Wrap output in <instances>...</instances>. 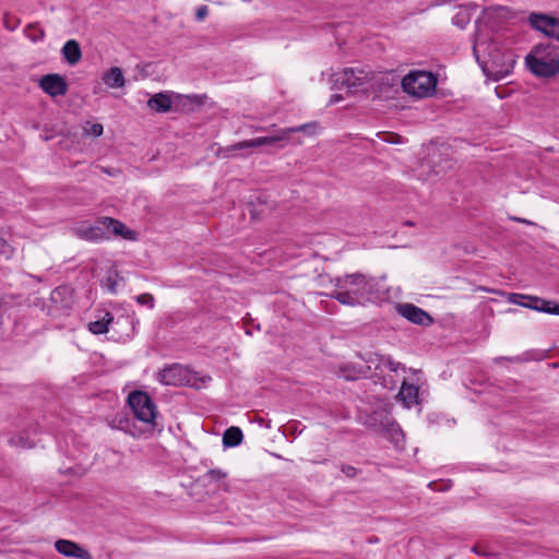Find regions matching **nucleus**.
I'll return each mask as SVG.
<instances>
[{
  "mask_svg": "<svg viewBox=\"0 0 559 559\" xmlns=\"http://www.w3.org/2000/svg\"><path fill=\"white\" fill-rule=\"evenodd\" d=\"M473 52L484 74L493 81L508 76L515 64L516 55L498 37L485 41L476 34Z\"/></svg>",
  "mask_w": 559,
  "mask_h": 559,
  "instance_id": "f257e3e1",
  "label": "nucleus"
},
{
  "mask_svg": "<svg viewBox=\"0 0 559 559\" xmlns=\"http://www.w3.org/2000/svg\"><path fill=\"white\" fill-rule=\"evenodd\" d=\"M357 419L362 426L374 430L395 445L404 441L402 428L391 416L389 405L382 400H378L370 407L360 408Z\"/></svg>",
  "mask_w": 559,
  "mask_h": 559,
  "instance_id": "f03ea898",
  "label": "nucleus"
},
{
  "mask_svg": "<svg viewBox=\"0 0 559 559\" xmlns=\"http://www.w3.org/2000/svg\"><path fill=\"white\" fill-rule=\"evenodd\" d=\"M530 71L538 78H552L559 74V47L542 43L533 47L525 58Z\"/></svg>",
  "mask_w": 559,
  "mask_h": 559,
  "instance_id": "7ed1b4c3",
  "label": "nucleus"
},
{
  "mask_svg": "<svg viewBox=\"0 0 559 559\" xmlns=\"http://www.w3.org/2000/svg\"><path fill=\"white\" fill-rule=\"evenodd\" d=\"M371 71L364 68H345L331 76L333 88H346L348 93L361 92L367 94L368 82Z\"/></svg>",
  "mask_w": 559,
  "mask_h": 559,
  "instance_id": "20e7f679",
  "label": "nucleus"
},
{
  "mask_svg": "<svg viewBox=\"0 0 559 559\" xmlns=\"http://www.w3.org/2000/svg\"><path fill=\"white\" fill-rule=\"evenodd\" d=\"M405 93L417 98L432 95L437 86V78L427 71H412L401 81Z\"/></svg>",
  "mask_w": 559,
  "mask_h": 559,
  "instance_id": "39448f33",
  "label": "nucleus"
},
{
  "mask_svg": "<svg viewBox=\"0 0 559 559\" xmlns=\"http://www.w3.org/2000/svg\"><path fill=\"white\" fill-rule=\"evenodd\" d=\"M314 127H316V124L305 123V124H301L298 127L285 128V129L280 130L276 134H273V135L261 136V138H255L252 140L238 142L236 144H233V145L226 147V151L231 153V152H236V151H240V150L257 148V147H261L263 145H272L275 143L287 142L289 139V135L292 133L308 132L309 129H312Z\"/></svg>",
  "mask_w": 559,
  "mask_h": 559,
  "instance_id": "423d86ee",
  "label": "nucleus"
},
{
  "mask_svg": "<svg viewBox=\"0 0 559 559\" xmlns=\"http://www.w3.org/2000/svg\"><path fill=\"white\" fill-rule=\"evenodd\" d=\"M197 374L180 364H173L158 372V381L164 385L198 388Z\"/></svg>",
  "mask_w": 559,
  "mask_h": 559,
  "instance_id": "0eeeda50",
  "label": "nucleus"
},
{
  "mask_svg": "<svg viewBox=\"0 0 559 559\" xmlns=\"http://www.w3.org/2000/svg\"><path fill=\"white\" fill-rule=\"evenodd\" d=\"M128 402L134 416L139 420L146 424H154L157 411L153 400L146 392H131L128 396Z\"/></svg>",
  "mask_w": 559,
  "mask_h": 559,
  "instance_id": "6e6552de",
  "label": "nucleus"
},
{
  "mask_svg": "<svg viewBox=\"0 0 559 559\" xmlns=\"http://www.w3.org/2000/svg\"><path fill=\"white\" fill-rule=\"evenodd\" d=\"M532 28L559 41V19L545 13L533 12L528 16Z\"/></svg>",
  "mask_w": 559,
  "mask_h": 559,
  "instance_id": "1a4fd4ad",
  "label": "nucleus"
},
{
  "mask_svg": "<svg viewBox=\"0 0 559 559\" xmlns=\"http://www.w3.org/2000/svg\"><path fill=\"white\" fill-rule=\"evenodd\" d=\"M123 321L131 325V332H134V323H139L138 319L130 318V317H121L120 319H117V321L114 320V317L108 311H102L98 314V319L95 321H92L87 324L88 331L95 335L105 334L109 331V326L111 324H120V322Z\"/></svg>",
  "mask_w": 559,
  "mask_h": 559,
  "instance_id": "9d476101",
  "label": "nucleus"
},
{
  "mask_svg": "<svg viewBox=\"0 0 559 559\" xmlns=\"http://www.w3.org/2000/svg\"><path fill=\"white\" fill-rule=\"evenodd\" d=\"M71 233L85 241L93 242L109 239L108 233L104 227H102V224L99 223V217L95 221L94 224L82 222L81 224L72 227Z\"/></svg>",
  "mask_w": 559,
  "mask_h": 559,
  "instance_id": "9b49d317",
  "label": "nucleus"
},
{
  "mask_svg": "<svg viewBox=\"0 0 559 559\" xmlns=\"http://www.w3.org/2000/svg\"><path fill=\"white\" fill-rule=\"evenodd\" d=\"M369 80L366 95H374L376 97L389 96L397 85L394 78L382 73L371 72Z\"/></svg>",
  "mask_w": 559,
  "mask_h": 559,
  "instance_id": "f8f14e48",
  "label": "nucleus"
},
{
  "mask_svg": "<svg viewBox=\"0 0 559 559\" xmlns=\"http://www.w3.org/2000/svg\"><path fill=\"white\" fill-rule=\"evenodd\" d=\"M99 223L108 233L109 237H121L126 240L134 241L138 239V233L127 227L122 222L109 216H100Z\"/></svg>",
  "mask_w": 559,
  "mask_h": 559,
  "instance_id": "ddd939ff",
  "label": "nucleus"
},
{
  "mask_svg": "<svg viewBox=\"0 0 559 559\" xmlns=\"http://www.w3.org/2000/svg\"><path fill=\"white\" fill-rule=\"evenodd\" d=\"M365 360L368 364V368L371 369L373 367L376 372H382L383 368H386L394 373H397L400 370L405 372L406 370L405 365L393 360L391 356L372 353L369 354Z\"/></svg>",
  "mask_w": 559,
  "mask_h": 559,
  "instance_id": "4468645a",
  "label": "nucleus"
},
{
  "mask_svg": "<svg viewBox=\"0 0 559 559\" xmlns=\"http://www.w3.org/2000/svg\"><path fill=\"white\" fill-rule=\"evenodd\" d=\"M40 88L51 97L63 96L68 92L66 80L59 74H46L39 81Z\"/></svg>",
  "mask_w": 559,
  "mask_h": 559,
  "instance_id": "2eb2a0df",
  "label": "nucleus"
},
{
  "mask_svg": "<svg viewBox=\"0 0 559 559\" xmlns=\"http://www.w3.org/2000/svg\"><path fill=\"white\" fill-rule=\"evenodd\" d=\"M50 300L56 308L68 311L75 302L74 290L69 284L64 283L51 292Z\"/></svg>",
  "mask_w": 559,
  "mask_h": 559,
  "instance_id": "dca6fc26",
  "label": "nucleus"
},
{
  "mask_svg": "<svg viewBox=\"0 0 559 559\" xmlns=\"http://www.w3.org/2000/svg\"><path fill=\"white\" fill-rule=\"evenodd\" d=\"M396 310L399 314L415 324L428 325L432 322V318L425 310L413 304H399Z\"/></svg>",
  "mask_w": 559,
  "mask_h": 559,
  "instance_id": "f3484780",
  "label": "nucleus"
},
{
  "mask_svg": "<svg viewBox=\"0 0 559 559\" xmlns=\"http://www.w3.org/2000/svg\"><path fill=\"white\" fill-rule=\"evenodd\" d=\"M509 300L514 305H519L544 313L547 312V307L549 305V300L539 298L537 296L523 294H510Z\"/></svg>",
  "mask_w": 559,
  "mask_h": 559,
  "instance_id": "a211bd4d",
  "label": "nucleus"
},
{
  "mask_svg": "<svg viewBox=\"0 0 559 559\" xmlns=\"http://www.w3.org/2000/svg\"><path fill=\"white\" fill-rule=\"evenodd\" d=\"M56 550L69 558L92 559L91 554L83 549L78 543L69 539H58L55 543Z\"/></svg>",
  "mask_w": 559,
  "mask_h": 559,
  "instance_id": "6ab92c4d",
  "label": "nucleus"
},
{
  "mask_svg": "<svg viewBox=\"0 0 559 559\" xmlns=\"http://www.w3.org/2000/svg\"><path fill=\"white\" fill-rule=\"evenodd\" d=\"M92 276L97 280H116L118 271L111 260L96 261L92 266Z\"/></svg>",
  "mask_w": 559,
  "mask_h": 559,
  "instance_id": "aec40b11",
  "label": "nucleus"
},
{
  "mask_svg": "<svg viewBox=\"0 0 559 559\" xmlns=\"http://www.w3.org/2000/svg\"><path fill=\"white\" fill-rule=\"evenodd\" d=\"M61 53L70 66L76 64L82 58L80 44L74 39H70L63 45Z\"/></svg>",
  "mask_w": 559,
  "mask_h": 559,
  "instance_id": "412c9836",
  "label": "nucleus"
},
{
  "mask_svg": "<svg viewBox=\"0 0 559 559\" xmlns=\"http://www.w3.org/2000/svg\"><path fill=\"white\" fill-rule=\"evenodd\" d=\"M418 386L407 383L406 380L402 382L401 390L399 392V396L401 401L409 408L416 404H418Z\"/></svg>",
  "mask_w": 559,
  "mask_h": 559,
  "instance_id": "4be33fe9",
  "label": "nucleus"
},
{
  "mask_svg": "<svg viewBox=\"0 0 559 559\" xmlns=\"http://www.w3.org/2000/svg\"><path fill=\"white\" fill-rule=\"evenodd\" d=\"M103 82L110 88H120L126 84L122 70L119 67H112L103 74Z\"/></svg>",
  "mask_w": 559,
  "mask_h": 559,
  "instance_id": "5701e85b",
  "label": "nucleus"
},
{
  "mask_svg": "<svg viewBox=\"0 0 559 559\" xmlns=\"http://www.w3.org/2000/svg\"><path fill=\"white\" fill-rule=\"evenodd\" d=\"M147 106L157 112H167L171 108L170 96L164 92L157 93L148 99Z\"/></svg>",
  "mask_w": 559,
  "mask_h": 559,
  "instance_id": "b1692460",
  "label": "nucleus"
},
{
  "mask_svg": "<svg viewBox=\"0 0 559 559\" xmlns=\"http://www.w3.org/2000/svg\"><path fill=\"white\" fill-rule=\"evenodd\" d=\"M243 435L239 427L231 426L225 430L223 435V445L225 448H234L242 442Z\"/></svg>",
  "mask_w": 559,
  "mask_h": 559,
  "instance_id": "393cba45",
  "label": "nucleus"
},
{
  "mask_svg": "<svg viewBox=\"0 0 559 559\" xmlns=\"http://www.w3.org/2000/svg\"><path fill=\"white\" fill-rule=\"evenodd\" d=\"M330 296L343 305L354 306L359 304V296L356 292L335 289Z\"/></svg>",
  "mask_w": 559,
  "mask_h": 559,
  "instance_id": "a878e982",
  "label": "nucleus"
},
{
  "mask_svg": "<svg viewBox=\"0 0 559 559\" xmlns=\"http://www.w3.org/2000/svg\"><path fill=\"white\" fill-rule=\"evenodd\" d=\"M11 447L21 449H31L35 447V441L31 440L24 432L13 435L8 440Z\"/></svg>",
  "mask_w": 559,
  "mask_h": 559,
  "instance_id": "bb28decb",
  "label": "nucleus"
},
{
  "mask_svg": "<svg viewBox=\"0 0 559 559\" xmlns=\"http://www.w3.org/2000/svg\"><path fill=\"white\" fill-rule=\"evenodd\" d=\"M471 21V13L466 9H461L454 16L453 23L460 27L464 28Z\"/></svg>",
  "mask_w": 559,
  "mask_h": 559,
  "instance_id": "cd10ccee",
  "label": "nucleus"
},
{
  "mask_svg": "<svg viewBox=\"0 0 559 559\" xmlns=\"http://www.w3.org/2000/svg\"><path fill=\"white\" fill-rule=\"evenodd\" d=\"M25 32H26L27 37L32 41H38L45 37L44 29L38 27L37 24H29Z\"/></svg>",
  "mask_w": 559,
  "mask_h": 559,
  "instance_id": "c85d7f7f",
  "label": "nucleus"
},
{
  "mask_svg": "<svg viewBox=\"0 0 559 559\" xmlns=\"http://www.w3.org/2000/svg\"><path fill=\"white\" fill-rule=\"evenodd\" d=\"M227 474L221 468H213L206 472L204 477L210 481H219L226 478Z\"/></svg>",
  "mask_w": 559,
  "mask_h": 559,
  "instance_id": "c756f323",
  "label": "nucleus"
},
{
  "mask_svg": "<svg viewBox=\"0 0 559 559\" xmlns=\"http://www.w3.org/2000/svg\"><path fill=\"white\" fill-rule=\"evenodd\" d=\"M378 135L381 136L382 140L386 143H391V144L404 143L403 136L400 134H396V133L385 132V133H378Z\"/></svg>",
  "mask_w": 559,
  "mask_h": 559,
  "instance_id": "7c9ffc66",
  "label": "nucleus"
},
{
  "mask_svg": "<svg viewBox=\"0 0 559 559\" xmlns=\"http://www.w3.org/2000/svg\"><path fill=\"white\" fill-rule=\"evenodd\" d=\"M136 301L141 306H145L148 309L154 308V297L151 294H141L135 297Z\"/></svg>",
  "mask_w": 559,
  "mask_h": 559,
  "instance_id": "2f4dec72",
  "label": "nucleus"
},
{
  "mask_svg": "<svg viewBox=\"0 0 559 559\" xmlns=\"http://www.w3.org/2000/svg\"><path fill=\"white\" fill-rule=\"evenodd\" d=\"M13 247L0 236V254L11 255L13 253Z\"/></svg>",
  "mask_w": 559,
  "mask_h": 559,
  "instance_id": "473e14b6",
  "label": "nucleus"
},
{
  "mask_svg": "<svg viewBox=\"0 0 559 559\" xmlns=\"http://www.w3.org/2000/svg\"><path fill=\"white\" fill-rule=\"evenodd\" d=\"M341 471L342 473L346 476V477H349V478H353L357 475L358 473V469L352 465H346V464H343L341 466Z\"/></svg>",
  "mask_w": 559,
  "mask_h": 559,
  "instance_id": "72a5a7b5",
  "label": "nucleus"
},
{
  "mask_svg": "<svg viewBox=\"0 0 559 559\" xmlns=\"http://www.w3.org/2000/svg\"><path fill=\"white\" fill-rule=\"evenodd\" d=\"M103 126L100 123H94L91 126L90 134L93 136H100L103 134Z\"/></svg>",
  "mask_w": 559,
  "mask_h": 559,
  "instance_id": "f704fd0d",
  "label": "nucleus"
},
{
  "mask_svg": "<svg viewBox=\"0 0 559 559\" xmlns=\"http://www.w3.org/2000/svg\"><path fill=\"white\" fill-rule=\"evenodd\" d=\"M474 554L478 555V556H483V557H488L490 556L491 554L488 552L485 547L483 546H478V545H475L472 547L471 549Z\"/></svg>",
  "mask_w": 559,
  "mask_h": 559,
  "instance_id": "c9c22d12",
  "label": "nucleus"
},
{
  "mask_svg": "<svg viewBox=\"0 0 559 559\" xmlns=\"http://www.w3.org/2000/svg\"><path fill=\"white\" fill-rule=\"evenodd\" d=\"M546 313L559 316V304H557L552 300H549V305L547 307Z\"/></svg>",
  "mask_w": 559,
  "mask_h": 559,
  "instance_id": "e433bc0d",
  "label": "nucleus"
},
{
  "mask_svg": "<svg viewBox=\"0 0 559 559\" xmlns=\"http://www.w3.org/2000/svg\"><path fill=\"white\" fill-rule=\"evenodd\" d=\"M207 13H209L207 7L202 5L197 10L195 17H197V20L201 21L207 15Z\"/></svg>",
  "mask_w": 559,
  "mask_h": 559,
  "instance_id": "4c0bfd02",
  "label": "nucleus"
},
{
  "mask_svg": "<svg viewBox=\"0 0 559 559\" xmlns=\"http://www.w3.org/2000/svg\"><path fill=\"white\" fill-rule=\"evenodd\" d=\"M502 360H508V361H512V362H520L522 361V359L520 357H497L495 358V362L499 364L501 362Z\"/></svg>",
  "mask_w": 559,
  "mask_h": 559,
  "instance_id": "58836bf2",
  "label": "nucleus"
},
{
  "mask_svg": "<svg viewBox=\"0 0 559 559\" xmlns=\"http://www.w3.org/2000/svg\"><path fill=\"white\" fill-rule=\"evenodd\" d=\"M343 99L341 94H333L330 98V104H336Z\"/></svg>",
  "mask_w": 559,
  "mask_h": 559,
  "instance_id": "ea45409f",
  "label": "nucleus"
},
{
  "mask_svg": "<svg viewBox=\"0 0 559 559\" xmlns=\"http://www.w3.org/2000/svg\"><path fill=\"white\" fill-rule=\"evenodd\" d=\"M512 219L527 225H535V223L521 217H512Z\"/></svg>",
  "mask_w": 559,
  "mask_h": 559,
  "instance_id": "a19ab883",
  "label": "nucleus"
},
{
  "mask_svg": "<svg viewBox=\"0 0 559 559\" xmlns=\"http://www.w3.org/2000/svg\"><path fill=\"white\" fill-rule=\"evenodd\" d=\"M116 284H117V282H109V284H108V287H107V288H108V290H109L110 293H112V294H115V293H116V288H115Z\"/></svg>",
  "mask_w": 559,
  "mask_h": 559,
  "instance_id": "79ce46f5",
  "label": "nucleus"
},
{
  "mask_svg": "<svg viewBox=\"0 0 559 559\" xmlns=\"http://www.w3.org/2000/svg\"><path fill=\"white\" fill-rule=\"evenodd\" d=\"M360 276H361L360 274H352V275L347 276V280H358V277H360Z\"/></svg>",
  "mask_w": 559,
  "mask_h": 559,
  "instance_id": "37998d69",
  "label": "nucleus"
},
{
  "mask_svg": "<svg viewBox=\"0 0 559 559\" xmlns=\"http://www.w3.org/2000/svg\"><path fill=\"white\" fill-rule=\"evenodd\" d=\"M5 26H7V28H10L11 23L5 22ZM11 29H14V27H11Z\"/></svg>",
  "mask_w": 559,
  "mask_h": 559,
  "instance_id": "c03bdc74",
  "label": "nucleus"
},
{
  "mask_svg": "<svg viewBox=\"0 0 559 559\" xmlns=\"http://www.w3.org/2000/svg\"><path fill=\"white\" fill-rule=\"evenodd\" d=\"M5 26H7V28H10L11 23L5 22ZM11 29H14V27H11Z\"/></svg>",
  "mask_w": 559,
  "mask_h": 559,
  "instance_id": "a18cd8bd",
  "label": "nucleus"
},
{
  "mask_svg": "<svg viewBox=\"0 0 559 559\" xmlns=\"http://www.w3.org/2000/svg\"><path fill=\"white\" fill-rule=\"evenodd\" d=\"M105 173H107L108 175H112V173L110 170H107L105 168H102Z\"/></svg>",
  "mask_w": 559,
  "mask_h": 559,
  "instance_id": "49530a36",
  "label": "nucleus"
},
{
  "mask_svg": "<svg viewBox=\"0 0 559 559\" xmlns=\"http://www.w3.org/2000/svg\"><path fill=\"white\" fill-rule=\"evenodd\" d=\"M447 559H451V558L449 557V558H447Z\"/></svg>",
  "mask_w": 559,
  "mask_h": 559,
  "instance_id": "de8ad7c7",
  "label": "nucleus"
}]
</instances>
